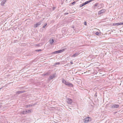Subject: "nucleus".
<instances>
[{
	"label": "nucleus",
	"instance_id": "f257e3e1",
	"mask_svg": "<svg viewBox=\"0 0 123 123\" xmlns=\"http://www.w3.org/2000/svg\"><path fill=\"white\" fill-rule=\"evenodd\" d=\"M62 82L65 84V85L68 86L69 87H73V85L72 84L69 82H68L67 81L64 79H62Z\"/></svg>",
	"mask_w": 123,
	"mask_h": 123
},
{
	"label": "nucleus",
	"instance_id": "f03ea898",
	"mask_svg": "<svg viewBox=\"0 0 123 123\" xmlns=\"http://www.w3.org/2000/svg\"><path fill=\"white\" fill-rule=\"evenodd\" d=\"M91 118L90 117H86L83 119V122L85 123H88L89 121H91Z\"/></svg>",
	"mask_w": 123,
	"mask_h": 123
},
{
	"label": "nucleus",
	"instance_id": "7ed1b4c3",
	"mask_svg": "<svg viewBox=\"0 0 123 123\" xmlns=\"http://www.w3.org/2000/svg\"><path fill=\"white\" fill-rule=\"evenodd\" d=\"M31 112V110H29L25 111H21L20 112V114H25L27 113H30Z\"/></svg>",
	"mask_w": 123,
	"mask_h": 123
},
{
	"label": "nucleus",
	"instance_id": "20e7f679",
	"mask_svg": "<svg viewBox=\"0 0 123 123\" xmlns=\"http://www.w3.org/2000/svg\"><path fill=\"white\" fill-rule=\"evenodd\" d=\"M119 106L115 104H111L110 105V107L112 108H118Z\"/></svg>",
	"mask_w": 123,
	"mask_h": 123
},
{
	"label": "nucleus",
	"instance_id": "39448f33",
	"mask_svg": "<svg viewBox=\"0 0 123 123\" xmlns=\"http://www.w3.org/2000/svg\"><path fill=\"white\" fill-rule=\"evenodd\" d=\"M64 51V50L63 49L62 50H59L57 51H56L53 52L52 54H55L60 53H61Z\"/></svg>",
	"mask_w": 123,
	"mask_h": 123
},
{
	"label": "nucleus",
	"instance_id": "423d86ee",
	"mask_svg": "<svg viewBox=\"0 0 123 123\" xmlns=\"http://www.w3.org/2000/svg\"><path fill=\"white\" fill-rule=\"evenodd\" d=\"M67 102L68 104H71L73 102V100L70 98H68L67 100Z\"/></svg>",
	"mask_w": 123,
	"mask_h": 123
},
{
	"label": "nucleus",
	"instance_id": "0eeeda50",
	"mask_svg": "<svg viewBox=\"0 0 123 123\" xmlns=\"http://www.w3.org/2000/svg\"><path fill=\"white\" fill-rule=\"evenodd\" d=\"M41 24V22L40 21L38 22L36 24H35L34 26V27L36 28L38 26L40 25Z\"/></svg>",
	"mask_w": 123,
	"mask_h": 123
},
{
	"label": "nucleus",
	"instance_id": "6e6552de",
	"mask_svg": "<svg viewBox=\"0 0 123 123\" xmlns=\"http://www.w3.org/2000/svg\"><path fill=\"white\" fill-rule=\"evenodd\" d=\"M55 77V74H54L49 76V79L50 80L52 79Z\"/></svg>",
	"mask_w": 123,
	"mask_h": 123
},
{
	"label": "nucleus",
	"instance_id": "1a4fd4ad",
	"mask_svg": "<svg viewBox=\"0 0 123 123\" xmlns=\"http://www.w3.org/2000/svg\"><path fill=\"white\" fill-rule=\"evenodd\" d=\"M7 0H3L1 3V5L2 6H4V4L6 2Z\"/></svg>",
	"mask_w": 123,
	"mask_h": 123
},
{
	"label": "nucleus",
	"instance_id": "9d476101",
	"mask_svg": "<svg viewBox=\"0 0 123 123\" xmlns=\"http://www.w3.org/2000/svg\"><path fill=\"white\" fill-rule=\"evenodd\" d=\"M105 9H103L101 10L98 12V13L100 14H101L102 13L105 12Z\"/></svg>",
	"mask_w": 123,
	"mask_h": 123
},
{
	"label": "nucleus",
	"instance_id": "9b49d317",
	"mask_svg": "<svg viewBox=\"0 0 123 123\" xmlns=\"http://www.w3.org/2000/svg\"><path fill=\"white\" fill-rule=\"evenodd\" d=\"M79 55V54L78 53L76 52L72 55V57H75Z\"/></svg>",
	"mask_w": 123,
	"mask_h": 123
},
{
	"label": "nucleus",
	"instance_id": "f8f14e48",
	"mask_svg": "<svg viewBox=\"0 0 123 123\" xmlns=\"http://www.w3.org/2000/svg\"><path fill=\"white\" fill-rule=\"evenodd\" d=\"M25 92V91H18L16 92V94H20L24 92Z\"/></svg>",
	"mask_w": 123,
	"mask_h": 123
},
{
	"label": "nucleus",
	"instance_id": "ddd939ff",
	"mask_svg": "<svg viewBox=\"0 0 123 123\" xmlns=\"http://www.w3.org/2000/svg\"><path fill=\"white\" fill-rule=\"evenodd\" d=\"M98 5V3H96L93 6V8L94 9L96 7H97Z\"/></svg>",
	"mask_w": 123,
	"mask_h": 123
},
{
	"label": "nucleus",
	"instance_id": "4468645a",
	"mask_svg": "<svg viewBox=\"0 0 123 123\" xmlns=\"http://www.w3.org/2000/svg\"><path fill=\"white\" fill-rule=\"evenodd\" d=\"M121 25V23H115L114 24V25L118 26Z\"/></svg>",
	"mask_w": 123,
	"mask_h": 123
},
{
	"label": "nucleus",
	"instance_id": "2eb2a0df",
	"mask_svg": "<svg viewBox=\"0 0 123 123\" xmlns=\"http://www.w3.org/2000/svg\"><path fill=\"white\" fill-rule=\"evenodd\" d=\"M86 4V2H85V3H82L81 4L80 6V7H81Z\"/></svg>",
	"mask_w": 123,
	"mask_h": 123
},
{
	"label": "nucleus",
	"instance_id": "dca6fc26",
	"mask_svg": "<svg viewBox=\"0 0 123 123\" xmlns=\"http://www.w3.org/2000/svg\"><path fill=\"white\" fill-rule=\"evenodd\" d=\"M33 105H26L25 106V107L26 108L29 107H31Z\"/></svg>",
	"mask_w": 123,
	"mask_h": 123
},
{
	"label": "nucleus",
	"instance_id": "f3484780",
	"mask_svg": "<svg viewBox=\"0 0 123 123\" xmlns=\"http://www.w3.org/2000/svg\"><path fill=\"white\" fill-rule=\"evenodd\" d=\"M50 43L51 44H53V43L54 42V40L53 39H52L51 40H50Z\"/></svg>",
	"mask_w": 123,
	"mask_h": 123
},
{
	"label": "nucleus",
	"instance_id": "a211bd4d",
	"mask_svg": "<svg viewBox=\"0 0 123 123\" xmlns=\"http://www.w3.org/2000/svg\"><path fill=\"white\" fill-rule=\"evenodd\" d=\"M47 25V24H46V23L44 25H43V27L44 28H45V26H46V25Z\"/></svg>",
	"mask_w": 123,
	"mask_h": 123
},
{
	"label": "nucleus",
	"instance_id": "6ab92c4d",
	"mask_svg": "<svg viewBox=\"0 0 123 123\" xmlns=\"http://www.w3.org/2000/svg\"><path fill=\"white\" fill-rule=\"evenodd\" d=\"M99 32H96V33L95 34L97 35H99Z\"/></svg>",
	"mask_w": 123,
	"mask_h": 123
},
{
	"label": "nucleus",
	"instance_id": "aec40b11",
	"mask_svg": "<svg viewBox=\"0 0 123 123\" xmlns=\"http://www.w3.org/2000/svg\"><path fill=\"white\" fill-rule=\"evenodd\" d=\"M60 64L59 62H57L55 63V65H59Z\"/></svg>",
	"mask_w": 123,
	"mask_h": 123
},
{
	"label": "nucleus",
	"instance_id": "412c9836",
	"mask_svg": "<svg viewBox=\"0 0 123 123\" xmlns=\"http://www.w3.org/2000/svg\"><path fill=\"white\" fill-rule=\"evenodd\" d=\"M75 3L76 2L75 1H74L73 2L71 3V4L73 5H74Z\"/></svg>",
	"mask_w": 123,
	"mask_h": 123
},
{
	"label": "nucleus",
	"instance_id": "4be33fe9",
	"mask_svg": "<svg viewBox=\"0 0 123 123\" xmlns=\"http://www.w3.org/2000/svg\"><path fill=\"white\" fill-rule=\"evenodd\" d=\"M84 24L85 25H86V22H84Z\"/></svg>",
	"mask_w": 123,
	"mask_h": 123
},
{
	"label": "nucleus",
	"instance_id": "5701e85b",
	"mask_svg": "<svg viewBox=\"0 0 123 123\" xmlns=\"http://www.w3.org/2000/svg\"><path fill=\"white\" fill-rule=\"evenodd\" d=\"M70 63L71 64H73V62L72 61H71L70 62Z\"/></svg>",
	"mask_w": 123,
	"mask_h": 123
},
{
	"label": "nucleus",
	"instance_id": "b1692460",
	"mask_svg": "<svg viewBox=\"0 0 123 123\" xmlns=\"http://www.w3.org/2000/svg\"><path fill=\"white\" fill-rule=\"evenodd\" d=\"M2 106L1 103H0V108H1Z\"/></svg>",
	"mask_w": 123,
	"mask_h": 123
},
{
	"label": "nucleus",
	"instance_id": "393cba45",
	"mask_svg": "<svg viewBox=\"0 0 123 123\" xmlns=\"http://www.w3.org/2000/svg\"><path fill=\"white\" fill-rule=\"evenodd\" d=\"M68 14V13H64L65 15H67V14Z\"/></svg>",
	"mask_w": 123,
	"mask_h": 123
},
{
	"label": "nucleus",
	"instance_id": "a878e982",
	"mask_svg": "<svg viewBox=\"0 0 123 123\" xmlns=\"http://www.w3.org/2000/svg\"><path fill=\"white\" fill-rule=\"evenodd\" d=\"M48 73H46V74H45L44 75H48Z\"/></svg>",
	"mask_w": 123,
	"mask_h": 123
},
{
	"label": "nucleus",
	"instance_id": "bb28decb",
	"mask_svg": "<svg viewBox=\"0 0 123 123\" xmlns=\"http://www.w3.org/2000/svg\"><path fill=\"white\" fill-rule=\"evenodd\" d=\"M97 93L96 92V93L95 94V95H94V96L96 97L97 96V95L96 94Z\"/></svg>",
	"mask_w": 123,
	"mask_h": 123
},
{
	"label": "nucleus",
	"instance_id": "cd10ccee",
	"mask_svg": "<svg viewBox=\"0 0 123 123\" xmlns=\"http://www.w3.org/2000/svg\"><path fill=\"white\" fill-rule=\"evenodd\" d=\"M40 50H41V49L37 50V51H39Z\"/></svg>",
	"mask_w": 123,
	"mask_h": 123
},
{
	"label": "nucleus",
	"instance_id": "c85d7f7f",
	"mask_svg": "<svg viewBox=\"0 0 123 123\" xmlns=\"http://www.w3.org/2000/svg\"><path fill=\"white\" fill-rule=\"evenodd\" d=\"M121 25H123V22L121 23Z\"/></svg>",
	"mask_w": 123,
	"mask_h": 123
},
{
	"label": "nucleus",
	"instance_id": "c756f323",
	"mask_svg": "<svg viewBox=\"0 0 123 123\" xmlns=\"http://www.w3.org/2000/svg\"><path fill=\"white\" fill-rule=\"evenodd\" d=\"M2 87L0 88V90H1V89H2Z\"/></svg>",
	"mask_w": 123,
	"mask_h": 123
},
{
	"label": "nucleus",
	"instance_id": "7c9ffc66",
	"mask_svg": "<svg viewBox=\"0 0 123 123\" xmlns=\"http://www.w3.org/2000/svg\"><path fill=\"white\" fill-rule=\"evenodd\" d=\"M70 110H69V111H70V110H71V108H70Z\"/></svg>",
	"mask_w": 123,
	"mask_h": 123
},
{
	"label": "nucleus",
	"instance_id": "2f4dec72",
	"mask_svg": "<svg viewBox=\"0 0 123 123\" xmlns=\"http://www.w3.org/2000/svg\"><path fill=\"white\" fill-rule=\"evenodd\" d=\"M70 110H69V111H70V110H71V108H70Z\"/></svg>",
	"mask_w": 123,
	"mask_h": 123
},
{
	"label": "nucleus",
	"instance_id": "473e14b6",
	"mask_svg": "<svg viewBox=\"0 0 123 123\" xmlns=\"http://www.w3.org/2000/svg\"><path fill=\"white\" fill-rule=\"evenodd\" d=\"M70 110H69V111H70V110H71V108H70Z\"/></svg>",
	"mask_w": 123,
	"mask_h": 123
},
{
	"label": "nucleus",
	"instance_id": "72a5a7b5",
	"mask_svg": "<svg viewBox=\"0 0 123 123\" xmlns=\"http://www.w3.org/2000/svg\"><path fill=\"white\" fill-rule=\"evenodd\" d=\"M70 110H69V111H70V110H71V108H70Z\"/></svg>",
	"mask_w": 123,
	"mask_h": 123
},
{
	"label": "nucleus",
	"instance_id": "f704fd0d",
	"mask_svg": "<svg viewBox=\"0 0 123 123\" xmlns=\"http://www.w3.org/2000/svg\"><path fill=\"white\" fill-rule=\"evenodd\" d=\"M55 123H56V122H55Z\"/></svg>",
	"mask_w": 123,
	"mask_h": 123
}]
</instances>
